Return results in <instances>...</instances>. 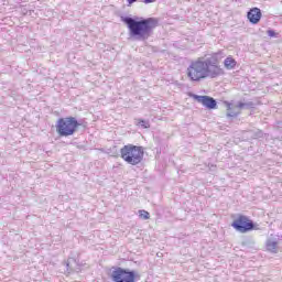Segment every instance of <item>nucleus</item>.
Here are the masks:
<instances>
[{"label":"nucleus","instance_id":"nucleus-12","mask_svg":"<svg viewBox=\"0 0 282 282\" xmlns=\"http://www.w3.org/2000/svg\"><path fill=\"white\" fill-rule=\"evenodd\" d=\"M237 107H238V109H253L254 102H252V101L239 102Z\"/></svg>","mask_w":282,"mask_h":282},{"label":"nucleus","instance_id":"nucleus-17","mask_svg":"<svg viewBox=\"0 0 282 282\" xmlns=\"http://www.w3.org/2000/svg\"><path fill=\"white\" fill-rule=\"evenodd\" d=\"M135 1H138V0H127V2L131 6V4H133V3H135Z\"/></svg>","mask_w":282,"mask_h":282},{"label":"nucleus","instance_id":"nucleus-1","mask_svg":"<svg viewBox=\"0 0 282 282\" xmlns=\"http://www.w3.org/2000/svg\"><path fill=\"white\" fill-rule=\"evenodd\" d=\"M226 70L219 64V53H213L192 61L187 67V77L193 83H199L205 78H219Z\"/></svg>","mask_w":282,"mask_h":282},{"label":"nucleus","instance_id":"nucleus-13","mask_svg":"<svg viewBox=\"0 0 282 282\" xmlns=\"http://www.w3.org/2000/svg\"><path fill=\"white\" fill-rule=\"evenodd\" d=\"M139 217H141V219H150L151 214L144 209H141L139 210Z\"/></svg>","mask_w":282,"mask_h":282},{"label":"nucleus","instance_id":"nucleus-10","mask_svg":"<svg viewBox=\"0 0 282 282\" xmlns=\"http://www.w3.org/2000/svg\"><path fill=\"white\" fill-rule=\"evenodd\" d=\"M227 105V118H237L239 116V111L232 108V104L226 102Z\"/></svg>","mask_w":282,"mask_h":282},{"label":"nucleus","instance_id":"nucleus-5","mask_svg":"<svg viewBox=\"0 0 282 282\" xmlns=\"http://www.w3.org/2000/svg\"><path fill=\"white\" fill-rule=\"evenodd\" d=\"M232 228L237 230V232H250V230H257V226L254 221L250 220L248 216L239 215L237 219H235L231 224Z\"/></svg>","mask_w":282,"mask_h":282},{"label":"nucleus","instance_id":"nucleus-19","mask_svg":"<svg viewBox=\"0 0 282 282\" xmlns=\"http://www.w3.org/2000/svg\"><path fill=\"white\" fill-rule=\"evenodd\" d=\"M67 270H72V267H69V263L66 264Z\"/></svg>","mask_w":282,"mask_h":282},{"label":"nucleus","instance_id":"nucleus-9","mask_svg":"<svg viewBox=\"0 0 282 282\" xmlns=\"http://www.w3.org/2000/svg\"><path fill=\"white\" fill-rule=\"evenodd\" d=\"M265 246H267V250L269 252L275 253L276 252V248L279 247V242L276 240H274V239H268Z\"/></svg>","mask_w":282,"mask_h":282},{"label":"nucleus","instance_id":"nucleus-15","mask_svg":"<svg viewBox=\"0 0 282 282\" xmlns=\"http://www.w3.org/2000/svg\"><path fill=\"white\" fill-rule=\"evenodd\" d=\"M267 34H268V36H271V37L276 36V32L274 30H268Z\"/></svg>","mask_w":282,"mask_h":282},{"label":"nucleus","instance_id":"nucleus-16","mask_svg":"<svg viewBox=\"0 0 282 282\" xmlns=\"http://www.w3.org/2000/svg\"><path fill=\"white\" fill-rule=\"evenodd\" d=\"M143 3H155V0H143Z\"/></svg>","mask_w":282,"mask_h":282},{"label":"nucleus","instance_id":"nucleus-3","mask_svg":"<svg viewBox=\"0 0 282 282\" xmlns=\"http://www.w3.org/2000/svg\"><path fill=\"white\" fill-rule=\"evenodd\" d=\"M120 155L127 164L138 166L144 160V149L138 145L127 144L120 149Z\"/></svg>","mask_w":282,"mask_h":282},{"label":"nucleus","instance_id":"nucleus-6","mask_svg":"<svg viewBox=\"0 0 282 282\" xmlns=\"http://www.w3.org/2000/svg\"><path fill=\"white\" fill-rule=\"evenodd\" d=\"M135 271L122 269L120 267H117L111 273L113 282H135Z\"/></svg>","mask_w":282,"mask_h":282},{"label":"nucleus","instance_id":"nucleus-11","mask_svg":"<svg viewBox=\"0 0 282 282\" xmlns=\"http://www.w3.org/2000/svg\"><path fill=\"white\" fill-rule=\"evenodd\" d=\"M224 65L227 69H235V67H237V61L232 57H227L224 61Z\"/></svg>","mask_w":282,"mask_h":282},{"label":"nucleus","instance_id":"nucleus-14","mask_svg":"<svg viewBox=\"0 0 282 282\" xmlns=\"http://www.w3.org/2000/svg\"><path fill=\"white\" fill-rule=\"evenodd\" d=\"M138 124H140V127H142L143 129H149L151 127V123H149V121L142 119H139Z\"/></svg>","mask_w":282,"mask_h":282},{"label":"nucleus","instance_id":"nucleus-4","mask_svg":"<svg viewBox=\"0 0 282 282\" xmlns=\"http://www.w3.org/2000/svg\"><path fill=\"white\" fill-rule=\"evenodd\" d=\"M79 126L80 122H78L76 117L59 118L56 123V131L62 138H67L74 135L78 131Z\"/></svg>","mask_w":282,"mask_h":282},{"label":"nucleus","instance_id":"nucleus-7","mask_svg":"<svg viewBox=\"0 0 282 282\" xmlns=\"http://www.w3.org/2000/svg\"><path fill=\"white\" fill-rule=\"evenodd\" d=\"M194 100H197L206 109H217V100L210 96L193 95Z\"/></svg>","mask_w":282,"mask_h":282},{"label":"nucleus","instance_id":"nucleus-8","mask_svg":"<svg viewBox=\"0 0 282 282\" xmlns=\"http://www.w3.org/2000/svg\"><path fill=\"white\" fill-rule=\"evenodd\" d=\"M261 17H262V13H261V9L259 8H252L247 13V18L252 23V25H257V23L261 21Z\"/></svg>","mask_w":282,"mask_h":282},{"label":"nucleus","instance_id":"nucleus-18","mask_svg":"<svg viewBox=\"0 0 282 282\" xmlns=\"http://www.w3.org/2000/svg\"><path fill=\"white\" fill-rule=\"evenodd\" d=\"M215 169V165L209 166V171H213Z\"/></svg>","mask_w":282,"mask_h":282},{"label":"nucleus","instance_id":"nucleus-2","mask_svg":"<svg viewBox=\"0 0 282 282\" xmlns=\"http://www.w3.org/2000/svg\"><path fill=\"white\" fill-rule=\"evenodd\" d=\"M121 21L128 26L131 39H135L137 41H148L159 23L155 18L135 20L131 17H124L121 18Z\"/></svg>","mask_w":282,"mask_h":282}]
</instances>
